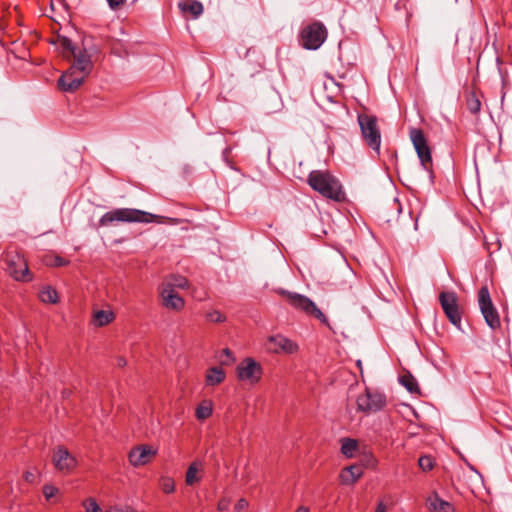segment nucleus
<instances>
[{
	"instance_id": "nucleus-1",
	"label": "nucleus",
	"mask_w": 512,
	"mask_h": 512,
	"mask_svg": "<svg viewBox=\"0 0 512 512\" xmlns=\"http://www.w3.org/2000/svg\"><path fill=\"white\" fill-rule=\"evenodd\" d=\"M309 186L324 198L341 202L345 199V192L339 180L329 171L313 170L307 178Z\"/></svg>"
},
{
	"instance_id": "nucleus-2",
	"label": "nucleus",
	"mask_w": 512,
	"mask_h": 512,
	"mask_svg": "<svg viewBox=\"0 0 512 512\" xmlns=\"http://www.w3.org/2000/svg\"><path fill=\"white\" fill-rule=\"evenodd\" d=\"M158 219L157 215L133 208H118L105 213L99 220L101 226H108L113 222L150 223Z\"/></svg>"
},
{
	"instance_id": "nucleus-3",
	"label": "nucleus",
	"mask_w": 512,
	"mask_h": 512,
	"mask_svg": "<svg viewBox=\"0 0 512 512\" xmlns=\"http://www.w3.org/2000/svg\"><path fill=\"white\" fill-rule=\"evenodd\" d=\"M278 293L284 296L287 302L296 310L312 316L320 321V323L329 326V321L324 313L316 306V304L307 296L280 289Z\"/></svg>"
},
{
	"instance_id": "nucleus-4",
	"label": "nucleus",
	"mask_w": 512,
	"mask_h": 512,
	"mask_svg": "<svg viewBox=\"0 0 512 512\" xmlns=\"http://www.w3.org/2000/svg\"><path fill=\"white\" fill-rule=\"evenodd\" d=\"M61 46L65 52L71 53L73 56V70L79 71L80 74L88 76L93 69L91 53L82 42V47L75 45L70 39L64 37L61 39Z\"/></svg>"
},
{
	"instance_id": "nucleus-5",
	"label": "nucleus",
	"mask_w": 512,
	"mask_h": 512,
	"mask_svg": "<svg viewBox=\"0 0 512 512\" xmlns=\"http://www.w3.org/2000/svg\"><path fill=\"white\" fill-rule=\"evenodd\" d=\"M357 120L363 141L369 148H371L379 155L381 145V131L377 123V117L374 115L362 113L358 115Z\"/></svg>"
},
{
	"instance_id": "nucleus-6",
	"label": "nucleus",
	"mask_w": 512,
	"mask_h": 512,
	"mask_svg": "<svg viewBox=\"0 0 512 512\" xmlns=\"http://www.w3.org/2000/svg\"><path fill=\"white\" fill-rule=\"evenodd\" d=\"M4 262L6 271L16 281L30 282L33 279L27 260L17 250L8 249L5 252Z\"/></svg>"
},
{
	"instance_id": "nucleus-7",
	"label": "nucleus",
	"mask_w": 512,
	"mask_h": 512,
	"mask_svg": "<svg viewBox=\"0 0 512 512\" xmlns=\"http://www.w3.org/2000/svg\"><path fill=\"white\" fill-rule=\"evenodd\" d=\"M327 29L321 22L315 21L305 26L300 32V43L308 50L318 49L327 38Z\"/></svg>"
},
{
	"instance_id": "nucleus-8",
	"label": "nucleus",
	"mask_w": 512,
	"mask_h": 512,
	"mask_svg": "<svg viewBox=\"0 0 512 512\" xmlns=\"http://www.w3.org/2000/svg\"><path fill=\"white\" fill-rule=\"evenodd\" d=\"M478 304L486 324L492 329L496 330L501 327L500 316L495 308L488 287L483 286L478 291Z\"/></svg>"
},
{
	"instance_id": "nucleus-9",
	"label": "nucleus",
	"mask_w": 512,
	"mask_h": 512,
	"mask_svg": "<svg viewBox=\"0 0 512 512\" xmlns=\"http://www.w3.org/2000/svg\"><path fill=\"white\" fill-rule=\"evenodd\" d=\"M410 138L417 152L418 158L423 168L432 173V156L431 149L427 143V139L421 129L413 128L410 131Z\"/></svg>"
},
{
	"instance_id": "nucleus-10",
	"label": "nucleus",
	"mask_w": 512,
	"mask_h": 512,
	"mask_svg": "<svg viewBox=\"0 0 512 512\" xmlns=\"http://www.w3.org/2000/svg\"><path fill=\"white\" fill-rule=\"evenodd\" d=\"M263 369L260 363L251 357L243 359L236 367L238 380L251 385L258 383L262 377Z\"/></svg>"
},
{
	"instance_id": "nucleus-11",
	"label": "nucleus",
	"mask_w": 512,
	"mask_h": 512,
	"mask_svg": "<svg viewBox=\"0 0 512 512\" xmlns=\"http://www.w3.org/2000/svg\"><path fill=\"white\" fill-rule=\"evenodd\" d=\"M439 302L449 321L456 327H460L462 317L456 293L453 291L441 292Z\"/></svg>"
},
{
	"instance_id": "nucleus-12",
	"label": "nucleus",
	"mask_w": 512,
	"mask_h": 512,
	"mask_svg": "<svg viewBox=\"0 0 512 512\" xmlns=\"http://www.w3.org/2000/svg\"><path fill=\"white\" fill-rule=\"evenodd\" d=\"M265 346L266 350L272 354L291 355L299 351V345L295 341L281 334L269 336Z\"/></svg>"
},
{
	"instance_id": "nucleus-13",
	"label": "nucleus",
	"mask_w": 512,
	"mask_h": 512,
	"mask_svg": "<svg viewBox=\"0 0 512 512\" xmlns=\"http://www.w3.org/2000/svg\"><path fill=\"white\" fill-rule=\"evenodd\" d=\"M357 409L364 413H372L381 410L386 404V398L379 392H372L368 389L360 394L356 400Z\"/></svg>"
},
{
	"instance_id": "nucleus-14",
	"label": "nucleus",
	"mask_w": 512,
	"mask_h": 512,
	"mask_svg": "<svg viewBox=\"0 0 512 512\" xmlns=\"http://www.w3.org/2000/svg\"><path fill=\"white\" fill-rule=\"evenodd\" d=\"M52 463L56 470L63 474H70L77 467V459L64 446H58L53 453Z\"/></svg>"
},
{
	"instance_id": "nucleus-15",
	"label": "nucleus",
	"mask_w": 512,
	"mask_h": 512,
	"mask_svg": "<svg viewBox=\"0 0 512 512\" xmlns=\"http://www.w3.org/2000/svg\"><path fill=\"white\" fill-rule=\"evenodd\" d=\"M157 455V449L150 445L142 444L133 447L128 453L129 463L137 468L147 465Z\"/></svg>"
},
{
	"instance_id": "nucleus-16",
	"label": "nucleus",
	"mask_w": 512,
	"mask_h": 512,
	"mask_svg": "<svg viewBox=\"0 0 512 512\" xmlns=\"http://www.w3.org/2000/svg\"><path fill=\"white\" fill-rule=\"evenodd\" d=\"M162 306L170 311L180 312L185 307L184 299L170 286H159L158 288Z\"/></svg>"
},
{
	"instance_id": "nucleus-17",
	"label": "nucleus",
	"mask_w": 512,
	"mask_h": 512,
	"mask_svg": "<svg viewBox=\"0 0 512 512\" xmlns=\"http://www.w3.org/2000/svg\"><path fill=\"white\" fill-rule=\"evenodd\" d=\"M86 77V75L80 74L79 71L70 67L58 79V86L64 92H74L83 84Z\"/></svg>"
},
{
	"instance_id": "nucleus-18",
	"label": "nucleus",
	"mask_w": 512,
	"mask_h": 512,
	"mask_svg": "<svg viewBox=\"0 0 512 512\" xmlns=\"http://www.w3.org/2000/svg\"><path fill=\"white\" fill-rule=\"evenodd\" d=\"M363 475V468L361 465H350L345 467L340 475V482L344 485L354 484Z\"/></svg>"
},
{
	"instance_id": "nucleus-19",
	"label": "nucleus",
	"mask_w": 512,
	"mask_h": 512,
	"mask_svg": "<svg viewBox=\"0 0 512 512\" xmlns=\"http://www.w3.org/2000/svg\"><path fill=\"white\" fill-rule=\"evenodd\" d=\"M178 8L184 15H191L193 18L203 13V5L198 0H180Z\"/></svg>"
},
{
	"instance_id": "nucleus-20",
	"label": "nucleus",
	"mask_w": 512,
	"mask_h": 512,
	"mask_svg": "<svg viewBox=\"0 0 512 512\" xmlns=\"http://www.w3.org/2000/svg\"><path fill=\"white\" fill-rule=\"evenodd\" d=\"M427 508L430 512H454L453 505L433 494L427 499Z\"/></svg>"
},
{
	"instance_id": "nucleus-21",
	"label": "nucleus",
	"mask_w": 512,
	"mask_h": 512,
	"mask_svg": "<svg viewBox=\"0 0 512 512\" xmlns=\"http://www.w3.org/2000/svg\"><path fill=\"white\" fill-rule=\"evenodd\" d=\"M481 94L476 90H472L467 93L465 101L467 109L471 114L477 115L481 111Z\"/></svg>"
},
{
	"instance_id": "nucleus-22",
	"label": "nucleus",
	"mask_w": 512,
	"mask_h": 512,
	"mask_svg": "<svg viewBox=\"0 0 512 512\" xmlns=\"http://www.w3.org/2000/svg\"><path fill=\"white\" fill-rule=\"evenodd\" d=\"M225 377V372L221 367H212L206 372L205 383L208 386H215L222 383Z\"/></svg>"
},
{
	"instance_id": "nucleus-23",
	"label": "nucleus",
	"mask_w": 512,
	"mask_h": 512,
	"mask_svg": "<svg viewBox=\"0 0 512 512\" xmlns=\"http://www.w3.org/2000/svg\"><path fill=\"white\" fill-rule=\"evenodd\" d=\"M115 319V314L111 310H98L93 314V322L97 327H103L110 324Z\"/></svg>"
},
{
	"instance_id": "nucleus-24",
	"label": "nucleus",
	"mask_w": 512,
	"mask_h": 512,
	"mask_svg": "<svg viewBox=\"0 0 512 512\" xmlns=\"http://www.w3.org/2000/svg\"><path fill=\"white\" fill-rule=\"evenodd\" d=\"M160 286H170L171 289H185L188 287V280L181 275H171Z\"/></svg>"
},
{
	"instance_id": "nucleus-25",
	"label": "nucleus",
	"mask_w": 512,
	"mask_h": 512,
	"mask_svg": "<svg viewBox=\"0 0 512 512\" xmlns=\"http://www.w3.org/2000/svg\"><path fill=\"white\" fill-rule=\"evenodd\" d=\"M358 448L356 440L351 438H343L341 440V453L348 458H352Z\"/></svg>"
},
{
	"instance_id": "nucleus-26",
	"label": "nucleus",
	"mask_w": 512,
	"mask_h": 512,
	"mask_svg": "<svg viewBox=\"0 0 512 512\" xmlns=\"http://www.w3.org/2000/svg\"><path fill=\"white\" fill-rule=\"evenodd\" d=\"M201 464L197 462H193L187 469L185 482L187 485L191 486L200 481V477L197 475L200 470Z\"/></svg>"
},
{
	"instance_id": "nucleus-27",
	"label": "nucleus",
	"mask_w": 512,
	"mask_h": 512,
	"mask_svg": "<svg viewBox=\"0 0 512 512\" xmlns=\"http://www.w3.org/2000/svg\"><path fill=\"white\" fill-rule=\"evenodd\" d=\"M40 299L44 303L55 304L58 302V293L52 287H45L40 292Z\"/></svg>"
},
{
	"instance_id": "nucleus-28",
	"label": "nucleus",
	"mask_w": 512,
	"mask_h": 512,
	"mask_svg": "<svg viewBox=\"0 0 512 512\" xmlns=\"http://www.w3.org/2000/svg\"><path fill=\"white\" fill-rule=\"evenodd\" d=\"M400 383L411 393L419 392V387L416 379L412 375H403L400 378Z\"/></svg>"
},
{
	"instance_id": "nucleus-29",
	"label": "nucleus",
	"mask_w": 512,
	"mask_h": 512,
	"mask_svg": "<svg viewBox=\"0 0 512 512\" xmlns=\"http://www.w3.org/2000/svg\"><path fill=\"white\" fill-rule=\"evenodd\" d=\"M212 407L210 404L202 403L197 406L195 416L198 420H205L212 415Z\"/></svg>"
},
{
	"instance_id": "nucleus-30",
	"label": "nucleus",
	"mask_w": 512,
	"mask_h": 512,
	"mask_svg": "<svg viewBox=\"0 0 512 512\" xmlns=\"http://www.w3.org/2000/svg\"><path fill=\"white\" fill-rule=\"evenodd\" d=\"M207 321L212 323H223L226 320V316L218 310H211L205 314Z\"/></svg>"
},
{
	"instance_id": "nucleus-31",
	"label": "nucleus",
	"mask_w": 512,
	"mask_h": 512,
	"mask_svg": "<svg viewBox=\"0 0 512 512\" xmlns=\"http://www.w3.org/2000/svg\"><path fill=\"white\" fill-rule=\"evenodd\" d=\"M44 263L47 265V266H54V267H61V266H66L69 264V261L68 260H65L63 259L62 257L60 256H53V257H45L44 259Z\"/></svg>"
},
{
	"instance_id": "nucleus-32",
	"label": "nucleus",
	"mask_w": 512,
	"mask_h": 512,
	"mask_svg": "<svg viewBox=\"0 0 512 512\" xmlns=\"http://www.w3.org/2000/svg\"><path fill=\"white\" fill-rule=\"evenodd\" d=\"M160 487L166 494L173 493L175 490L174 480L170 477H162L160 480Z\"/></svg>"
},
{
	"instance_id": "nucleus-33",
	"label": "nucleus",
	"mask_w": 512,
	"mask_h": 512,
	"mask_svg": "<svg viewBox=\"0 0 512 512\" xmlns=\"http://www.w3.org/2000/svg\"><path fill=\"white\" fill-rule=\"evenodd\" d=\"M418 465L423 471H430L434 467V459L428 455L421 456L418 460Z\"/></svg>"
},
{
	"instance_id": "nucleus-34",
	"label": "nucleus",
	"mask_w": 512,
	"mask_h": 512,
	"mask_svg": "<svg viewBox=\"0 0 512 512\" xmlns=\"http://www.w3.org/2000/svg\"><path fill=\"white\" fill-rule=\"evenodd\" d=\"M86 512H101L99 504L94 498H88L83 502Z\"/></svg>"
},
{
	"instance_id": "nucleus-35",
	"label": "nucleus",
	"mask_w": 512,
	"mask_h": 512,
	"mask_svg": "<svg viewBox=\"0 0 512 512\" xmlns=\"http://www.w3.org/2000/svg\"><path fill=\"white\" fill-rule=\"evenodd\" d=\"M58 488L52 485H45L43 487V494L46 498V500H50L52 497H54L58 493Z\"/></svg>"
},
{
	"instance_id": "nucleus-36",
	"label": "nucleus",
	"mask_w": 512,
	"mask_h": 512,
	"mask_svg": "<svg viewBox=\"0 0 512 512\" xmlns=\"http://www.w3.org/2000/svg\"><path fill=\"white\" fill-rule=\"evenodd\" d=\"M248 506H249L248 501H247L246 499H244V498H241V499H239V500L237 501V503L235 504V506H234V510H235L236 512H241V511L246 510V509L248 508Z\"/></svg>"
},
{
	"instance_id": "nucleus-37",
	"label": "nucleus",
	"mask_w": 512,
	"mask_h": 512,
	"mask_svg": "<svg viewBox=\"0 0 512 512\" xmlns=\"http://www.w3.org/2000/svg\"><path fill=\"white\" fill-rule=\"evenodd\" d=\"M107 512H137V511L130 506H125V507L114 506V507H111Z\"/></svg>"
},
{
	"instance_id": "nucleus-38",
	"label": "nucleus",
	"mask_w": 512,
	"mask_h": 512,
	"mask_svg": "<svg viewBox=\"0 0 512 512\" xmlns=\"http://www.w3.org/2000/svg\"><path fill=\"white\" fill-rule=\"evenodd\" d=\"M107 2L112 10H116L119 7L123 6L126 0H107Z\"/></svg>"
},
{
	"instance_id": "nucleus-39",
	"label": "nucleus",
	"mask_w": 512,
	"mask_h": 512,
	"mask_svg": "<svg viewBox=\"0 0 512 512\" xmlns=\"http://www.w3.org/2000/svg\"><path fill=\"white\" fill-rule=\"evenodd\" d=\"M229 506H230V500L223 498V499L219 500L217 508L219 511H225L229 508Z\"/></svg>"
},
{
	"instance_id": "nucleus-40",
	"label": "nucleus",
	"mask_w": 512,
	"mask_h": 512,
	"mask_svg": "<svg viewBox=\"0 0 512 512\" xmlns=\"http://www.w3.org/2000/svg\"><path fill=\"white\" fill-rule=\"evenodd\" d=\"M375 512H386V506L383 502H379Z\"/></svg>"
},
{
	"instance_id": "nucleus-41",
	"label": "nucleus",
	"mask_w": 512,
	"mask_h": 512,
	"mask_svg": "<svg viewBox=\"0 0 512 512\" xmlns=\"http://www.w3.org/2000/svg\"><path fill=\"white\" fill-rule=\"evenodd\" d=\"M33 478H34L33 473H30V472H26V473H25V479H26V481H32V480H33Z\"/></svg>"
},
{
	"instance_id": "nucleus-42",
	"label": "nucleus",
	"mask_w": 512,
	"mask_h": 512,
	"mask_svg": "<svg viewBox=\"0 0 512 512\" xmlns=\"http://www.w3.org/2000/svg\"><path fill=\"white\" fill-rule=\"evenodd\" d=\"M295 512H310L306 506H300Z\"/></svg>"
},
{
	"instance_id": "nucleus-43",
	"label": "nucleus",
	"mask_w": 512,
	"mask_h": 512,
	"mask_svg": "<svg viewBox=\"0 0 512 512\" xmlns=\"http://www.w3.org/2000/svg\"><path fill=\"white\" fill-rule=\"evenodd\" d=\"M125 365H126V361H125V359L120 358V359L118 360V366L122 367V366H125Z\"/></svg>"
},
{
	"instance_id": "nucleus-44",
	"label": "nucleus",
	"mask_w": 512,
	"mask_h": 512,
	"mask_svg": "<svg viewBox=\"0 0 512 512\" xmlns=\"http://www.w3.org/2000/svg\"><path fill=\"white\" fill-rule=\"evenodd\" d=\"M223 353L226 354L227 356H231V351L228 348L224 349Z\"/></svg>"
}]
</instances>
